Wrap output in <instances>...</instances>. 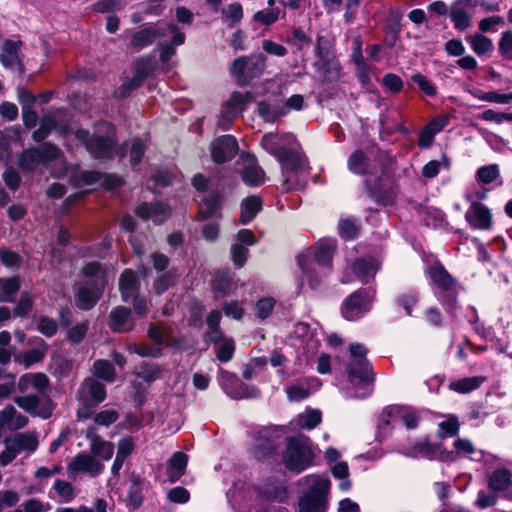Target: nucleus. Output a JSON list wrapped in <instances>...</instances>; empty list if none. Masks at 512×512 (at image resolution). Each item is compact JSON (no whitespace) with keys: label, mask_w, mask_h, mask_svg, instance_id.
<instances>
[{"label":"nucleus","mask_w":512,"mask_h":512,"mask_svg":"<svg viewBox=\"0 0 512 512\" xmlns=\"http://www.w3.org/2000/svg\"><path fill=\"white\" fill-rule=\"evenodd\" d=\"M261 146L280 163L284 189L301 188L308 174V167L295 136L291 133H267L261 139Z\"/></svg>","instance_id":"1"},{"label":"nucleus","mask_w":512,"mask_h":512,"mask_svg":"<svg viewBox=\"0 0 512 512\" xmlns=\"http://www.w3.org/2000/svg\"><path fill=\"white\" fill-rule=\"evenodd\" d=\"M335 249L336 241L334 239H321L298 256L301 287L304 282H307L312 289L320 285L331 271Z\"/></svg>","instance_id":"2"},{"label":"nucleus","mask_w":512,"mask_h":512,"mask_svg":"<svg viewBox=\"0 0 512 512\" xmlns=\"http://www.w3.org/2000/svg\"><path fill=\"white\" fill-rule=\"evenodd\" d=\"M367 349L361 344H352L350 346V361L347 367V374L353 392L348 396L355 398H365L372 392L371 368L366 360Z\"/></svg>","instance_id":"3"},{"label":"nucleus","mask_w":512,"mask_h":512,"mask_svg":"<svg viewBox=\"0 0 512 512\" xmlns=\"http://www.w3.org/2000/svg\"><path fill=\"white\" fill-rule=\"evenodd\" d=\"M85 281L78 286L76 303L81 309L92 308L106 284V273L98 263L92 262L82 270Z\"/></svg>","instance_id":"4"},{"label":"nucleus","mask_w":512,"mask_h":512,"mask_svg":"<svg viewBox=\"0 0 512 512\" xmlns=\"http://www.w3.org/2000/svg\"><path fill=\"white\" fill-rule=\"evenodd\" d=\"M302 481L307 486V491L300 499V512H325L331 485L327 475L311 474Z\"/></svg>","instance_id":"5"},{"label":"nucleus","mask_w":512,"mask_h":512,"mask_svg":"<svg viewBox=\"0 0 512 512\" xmlns=\"http://www.w3.org/2000/svg\"><path fill=\"white\" fill-rule=\"evenodd\" d=\"M51 174L54 177H60L65 172V162L61 151L50 143H45L40 149H29L22 153L19 159V166L22 170H33L39 165H49Z\"/></svg>","instance_id":"6"},{"label":"nucleus","mask_w":512,"mask_h":512,"mask_svg":"<svg viewBox=\"0 0 512 512\" xmlns=\"http://www.w3.org/2000/svg\"><path fill=\"white\" fill-rule=\"evenodd\" d=\"M418 425V417L412 408L404 406L387 407L380 415L377 438L384 440L391 430L400 426L413 429Z\"/></svg>","instance_id":"7"},{"label":"nucleus","mask_w":512,"mask_h":512,"mask_svg":"<svg viewBox=\"0 0 512 512\" xmlns=\"http://www.w3.org/2000/svg\"><path fill=\"white\" fill-rule=\"evenodd\" d=\"M313 460V452L308 437L298 435L287 440L283 462L287 469L300 473L308 468Z\"/></svg>","instance_id":"8"},{"label":"nucleus","mask_w":512,"mask_h":512,"mask_svg":"<svg viewBox=\"0 0 512 512\" xmlns=\"http://www.w3.org/2000/svg\"><path fill=\"white\" fill-rule=\"evenodd\" d=\"M106 398L105 386L94 378H87L81 384L77 399L82 404L78 409L79 418L87 419L92 414V409Z\"/></svg>","instance_id":"9"},{"label":"nucleus","mask_w":512,"mask_h":512,"mask_svg":"<svg viewBox=\"0 0 512 512\" xmlns=\"http://www.w3.org/2000/svg\"><path fill=\"white\" fill-rule=\"evenodd\" d=\"M100 129L107 132L105 136H89V132L79 129L75 132V137L85 144L87 150L95 158H106L112 155V146L114 143L112 127L108 123L100 124Z\"/></svg>","instance_id":"10"},{"label":"nucleus","mask_w":512,"mask_h":512,"mask_svg":"<svg viewBox=\"0 0 512 512\" xmlns=\"http://www.w3.org/2000/svg\"><path fill=\"white\" fill-rule=\"evenodd\" d=\"M459 458H468L474 461H486L484 452L477 449L473 442L467 438H457L453 443V450L451 451L444 449L441 461L454 462Z\"/></svg>","instance_id":"11"},{"label":"nucleus","mask_w":512,"mask_h":512,"mask_svg":"<svg viewBox=\"0 0 512 512\" xmlns=\"http://www.w3.org/2000/svg\"><path fill=\"white\" fill-rule=\"evenodd\" d=\"M221 385L225 393L235 400L256 398L259 390L255 386L241 382L235 375L221 371Z\"/></svg>","instance_id":"12"},{"label":"nucleus","mask_w":512,"mask_h":512,"mask_svg":"<svg viewBox=\"0 0 512 512\" xmlns=\"http://www.w3.org/2000/svg\"><path fill=\"white\" fill-rule=\"evenodd\" d=\"M372 294L368 291L353 293L344 303L343 317L349 321L357 320L370 309Z\"/></svg>","instance_id":"13"},{"label":"nucleus","mask_w":512,"mask_h":512,"mask_svg":"<svg viewBox=\"0 0 512 512\" xmlns=\"http://www.w3.org/2000/svg\"><path fill=\"white\" fill-rule=\"evenodd\" d=\"M426 272L429 275L434 288L437 290V293H448V302L449 305H452V302H454L455 299V280L438 261H435L430 267H428Z\"/></svg>","instance_id":"14"},{"label":"nucleus","mask_w":512,"mask_h":512,"mask_svg":"<svg viewBox=\"0 0 512 512\" xmlns=\"http://www.w3.org/2000/svg\"><path fill=\"white\" fill-rule=\"evenodd\" d=\"M476 7L474 0H456L449 8V15L457 30L464 31L471 26Z\"/></svg>","instance_id":"15"},{"label":"nucleus","mask_w":512,"mask_h":512,"mask_svg":"<svg viewBox=\"0 0 512 512\" xmlns=\"http://www.w3.org/2000/svg\"><path fill=\"white\" fill-rule=\"evenodd\" d=\"M489 489L501 497L512 501V472L505 467H498L488 476Z\"/></svg>","instance_id":"16"},{"label":"nucleus","mask_w":512,"mask_h":512,"mask_svg":"<svg viewBox=\"0 0 512 512\" xmlns=\"http://www.w3.org/2000/svg\"><path fill=\"white\" fill-rule=\"evenodd\" d=\"M211 157L216 163H224L231 160L238 152L236 138L231 135H223L211 143Z\"/></svg>","instance_id":"17"},{"label":"nucleus","mask_w":512,"mask_h":512,"mask_svg":"<svg viewBox=\"0 0 512 512\" xmlns=\"http://www.w3.org/2000/svg\"><path fill=\"white\" fill-rule=\"evenodd\" d=\"M104 466L92 455L87 453L78 454L68 465L70 476H76L81 473H87L95 476L102 472Z\"/></svg>","instance_id":"18"},{"label":"nucleus","mask_w":512,"mask_h":512,"mask_svg":"<svg viewBox=\"0 0 512 512\" xmlns=\"http://www.w3.org/2000/svg\"><path fill=\"white\" fill-rule=\"evenodd\" d=\"M399 451L411 458H425L428 460L441 461L444 449L441 445H433L427 441H419L410 447H402Z\"/></svg>","instance_id":"19"},{"label":"nucleus","mask_w":512,"mask_h":512,"mask_svg":"<svg viewBox=\"0 0 512 512\" xmlns=\"http://www.w3.org/2000/svg\"><path fill=\"white\" fill-rule=\"evenodd\" d=\"M466 220L474 229L489 230L492 226L490 210L480 203H473L466 212Z\"/></svg>","instance_id":"20"},{"label":"nucleus","mask_w":512,"mask_h":512,"mask_svg":"<svg viewBox=\"0 0 512 512\" xmlns=\"http://www.w3.org/2000/svg\"><path fill=\"white\" fill-rule=\"evenodd\" d=\"M170 38V43L159 41L160 59L167 62L175 54V46L182 45L185 42V34L175 24L166 25V37Z\"/></svg>","instance_id":"21"},{"label":"nucleus","mask_w":512,"mask_h":512,"mask_svg":"<svg viewBox=\"0 0 512 512\" xmlns=\"http://www.w3.org/2000/svg\"><path fill=\"white\" fill-rule=\"evenodd\" d=\"M170 212V208L160 202L143 203L136 209V213L139 217L145 220H151L156 224L165 221L169 217Z\"/></svg>","instance_id":"22"},{"label":"nucleus","mask_w":512,"mask_h":512,"mask_svg":"<svg viewBox=\"0 0 512 512\" xmlns=\"http://www.w3.org/2000/svg\"><path fill=\"white\" fill-rule=\"evenodd\" d=\"M20 46L21 42L6 40L0 50V62L6 69H20Z\"/></svg>","instance_id":"23"},{"label":"nucleus","mask_w":512,"mask_h":512,"mask_svg":"<svg viewBox=\"0 0 512 512\" xmlns=\"http://www.w3.org/2000/svg\"><path fill=\"white\" fill-rule=\"evenodd\" d=\"M162 37H166V25L161 28L147 26L133 35L131 44L134 48L140 50L152 44L157 39L160 41Z\"/></svg>","instance_id":"24"},{"label":"nucleus","mask_w":512,"mask_h":512,"mask_svg":"<svg viewBox=\"0 0 512 512\" xmlns=\"http://www.w3.org/2000/svg\"><path fill=\"white\" fill-rule=\"evenodd\" d=\"M379 268V261L372 257L360 258L353 263V273L355 277L365 283L374 278Z\"/></svg>","instance_id":"25"},{"label":"nucleus","mask_w":512,"mask_h":512,"mask_svg":"<svg viewBox=\"0 0 512 512\" xmlns=\"http://www.w3.org/2000/svg\"><path fill=\"white\" fill-rule=\"evenodd\" d=\"M109 326L115 332H127L132 330L134 322L130 316V310L125 307L113 309L109 317Z\"/></svg>","instance_id":"26"},{"label":"nucleus","mask_w":512,"mask_h":512,"mask_svg":"<svg viewBox=\"0 0 512 512\" xmlns=\"http://www.w3.org/2000/svg\"><path fill=\"white\" fill-rule=\"evenodd\" d=\"M27 422V417L18 413L12 405H8L0 411V427L2 428L18 430L23 428Z\"/></svg>","instance_id":"27"},{"label":"nucleus","mask_w":512,"mask_h":512,"mask_svg":"<svg viewBox=\"0 0 512 512\" xmlns=\"http://www.w3.org/2000/svg\"><path fill=\"white\" fill-rule=\"evenodd\" d=\"M49 384L47 376L43 373H27L20 377L18 388L20 392H27L34 388L38 392H43Z\"/></svg>","instance_id":"28"},{"label":"nucleus","mask_w":512,"mask_h":512,"mask_svg":"<svg viewBox=\"0 0 512 512\" xmlns=\"http://www.w3.org/2000/svg\"><path fill=\"white\" fill-rule=\"evenodd\" d=\"M188 458L183 452H175L167 462V476L170 482L178 481L184 475Z\"/></svg>","instance_id":"29"},{"label":"nucleus","mask_w":512,"mask_h":512,"mask_svg":"<svg viewBox=\"0 0 512 512\" xmlns=\"http://www.w3.org/2000/svg\"><path fill=\"white\" fill-rule=\"evenodd\" d=\"M321 422V412L317 409H306L303 413L298 414L290 425L294 429L312 430Z\"/></svg>","instance_id":"30"},{"label":"nucleus","mask_w":512,"mask_h":512,"mask_svg":"<svg viewBox=\"0 0 512 512\" xmlns=\"http://www.w3.org/2000/svg\"><path fill=\"white\" fill-rule=\"evenodd\" d=\"M246 166L242 172V180L246 185L259 186L265 182V173L254 158L246 159Z\"/></svg>","instance_id":"31"},{"label":"nucleus","mask_w":512,"mask_h":512,"mask_svg":"<svg viewBox=\"0 0 512 512\" xmlns=\"http://www.w3.org/2000/svg\"><path fill=\"white\" fill-rule=\"evenodd\" d=\"M262 208V201L257 196H249L241 203L240 222L245 225L251 222Z\"/></svg>","instance_id":"32"},{"label":"nucleus","mask_w":512,"mask_h":512,"mask_svg":"<svg viewBox=\"0 0 512 512\" xmlns=\"http://www.w3.org/2000/svg\"><path fill=\"white\" fill-rule=\"evenodd\" d=\"M64 114L65 111L59 109L49 115L44 116L40 122V127L33 133L34 140H43L53 128H57L56 121L57 119L64 116Z\"/></svg>","instance_id":"33"},{"label":"nucleus","mask_w":512,"mask_h":512,"mask_svg":"<svg viewBox=\"0 0 512 512\" xmlns=\"http://www.w3.org/2000/svg\"><path fill=\"white\" fill-rule=\"evenodd\" d=\"M485 380L486 378L483 376L466 377L450 382L449 389L457 393L465 394L480 387Z\"/></svg>","instance_id":"34"},{"label":"nucleus","mask_w":512,"mask_h":512,"mask_svg":"<svg viewBox=\"0 0 512 512\" xmlns=\"http://www.w3.org/2000/svg\"><path fill=\"white\" fill-rule=\"evenodd\" d=\"M120 292L124 301H129L135 296L138 289V284L135 274L131 270H125L120 277L119 281Z\"/></svg>","instance_id":"35"},{"label":"nucleus","mask_w":512,"mask_h":512,"mask_svg":"<svg viewBox=\"0 0 512 512\" xmlns=\"http://www.w3.org/2000/svg\"><path fill=\"white\" fill-rule=\"evenodd\" d=\"M466 41L469 43L471 49L478 56H482L493 50V42L490 38L480 33H474L466 36Z\"/></svg>","instance_id":"36"},{"label":"nucleus","mask_w":512,"mask_h":512,"mask_svg":"<svg viewBox=\"0 0 512 512\" xmlns=\"http://www.w3.org/2000/svg\"><path fill=\"white\" fill-rule=\"evenodd\" d=\"M90 450L94 456L108 461L114 453V445L98 436H93L90 442Z\"/></svg>","instance_id":"37"},{"label":"nucleus","mask_w":512,"mask_h":512,"mask_svg":"<svg viewBox=\"0 0 512 512\" xmlns=\"http://www.w3.org/2000/svg\"><path fill=\"white\" fill-rule=\"evenodd\" d=\"M258 113L266 122H274L277 118L285 116L286 110L278 103L263 101L258 105Z\"/></svg>","instance_id":"38"},{"label":"nucleus","mask_w":512,"mask_h":512,"mask_svg":"<svg viewBox=\"0 0 512 512\" xmlns=\"http://www.w3.org/2000/svg\"><path fill=\"white\" fill-rule=\"evenodd\" d=\"M41 344L34 349L28 350L25 353L18 355L15 359L19 363L23 364L25 368H29L31 365L41 361L46 354L47 346L40 340Z\"/></svg>","instance_id":"39"},{"label":"nucleus","mask_w":512,"mask_h":512,"mask_svg":"<svg viewBox=\"0 0 512 512\" xmlns=\"http://www.w3.org/2000/svg\"><path fill=\"white\" fill-rule=\"evenodd\" d=\"M215 344V353L217 359L221 362L229 361L234 353V342L230 338H226L221 334L218 341H212Z\"/></svg>","instance_id":"40"},{"label":"nucleus","mask_w":512,"mask_h":512,"mask_svg":"<svg viewBox=\"0 0 512 512\" xmlns=\"http://www.w3.org/2000/svg\"><path fill=\"white\" fill-rule=\"evenodd\" d=\"M11 439L18 448L19 452L23 450H26L28 452H34L38 446L37 437L32 432L18 433L14 435Z\"/></svg>","instance_id":"41"},{"label":"nucleus","mask_w":512,"mask_h":512,"mask_svg":"<svg viewBox=\"0 0 512 512\" xmlns=\"http://www.w3.org/2000/svg\"><path fill=\"white\" fill-rule=\"evenodd\" d=\"M219 208V196L217 194H210L201 201L199 205V214L203 219L213 217L217 214Z\"/></svg>","instance_id":"42"},{"label":"nucleus","mask_w":512,"mask_h":512,"mask_svg":"<svg viewBox=\"0 0 512 512\" xmlns=\"http://www.w3.org/2000/svg\"><path fill=\"white\" fill-rule=\"evenodd\" d=\"M499 178L500 169L497 164L481 166L476 172V180L483 185L493 183Z\"/></svg>","instance_id":"43"},{"label":"nucleus","mask_w":512,"mask_h":512,"mask_svg":"<svg viewBox=\"0 0 512 512\" xmlns=\"http://www.w3.org/2000/svg\"><path fill=\"white\" fill-rule=\"evenodd\" d=\"M222 20L228 27H233L243 17V9L240 3H232L222 9Z\"/></svg>","instance_id":"44"},{"label":"nucleus","mask_w":512,"mask_h":512,"mask_svg":"<svg viewBox=\"0 0 512 512\" xmlns=\"http://www.w3.org/2000/svg\"><path fill=\"white\" fill-rule=\"evenodd\" d=\"M18 289V278L0 279V302L12 301Z\"/></svg>","instance_id":"45"},{"label":"nucleus","mask_w":512,"mask_h":512,"mask_svg":"<svg viewBox=\"0 0 512 512\" xmlns=\"http://www.w3.org/2000/svg\"><path fill=\"white\" fill-rule=\"evenodd\" d=\"M369 164L362 151H355L348 159V169L355 174H365Z\"/></svg>","instance_id":"46"},{"label":"nucleus","mask_w":512,"mask_h":512,"mask_svg":"<svg viewBox=\"0 0 512 512\" xmlns=\"http://www.w3.org/2000/svg\"><path fill=\"white\" fill-rule=\"evenodd\" d=\"M222 318L219 310H212L206 318V323L210 332L208 333L209 341H218L222 332L219 330L220 320Z\"/></svg>","instance_id":"47"},{"label":"nucleus","mask_w":512,"mask_h":512,"mask_svg":"<svg viewBox=\"0 0 512 512\" xmlns=\"http://www.w3.org/2000/svg\"><path fill=\"white\" fill-rule=\"evenodd\" d=\"M95 376L107 381L113 382L115 380V371L113 365L107 360H97L94 365Z\"/></svg>","instance_id":"48"},{"label":"nucleus","mask_w":512,"mask_h":512,"mask_svg":"<svg viewBox=\"0 0 512 512\" xmlns=\"http://www.w3.org/2000/svg\"><path fill=\"white\" fill-rule=\"evenodd\" d=\"M292 337L294 339H301L303 341L307 340V344L311 349H314L317 346V342L314 340L316 338L311 332L309 325L306 323H297L294 326Z\"/></svg>","instance_id":"49"},{"label":"nucleus","mask_w":512,"mask_h":512,"mask_svg":"<svg viewBox=\"0 0 512 512\" xmlns=\"http://www.w3.org/2000/svg\"><path fill=\"white\" fill-rule=\"evenodd\" d=\"M475 97L479 100L491 102V103H498V104H508L512 102V92L511 93H499L496 91H489V92H477L475 94Z\"/></svg>","instance_id":"50"},{"label":"nucleus","mask_w":512,"mask_h":512,"mask_svg":"<svg viewBox=\"0 0 512 512\" xmlns=\"http://www.w3.org/2000/svg\"><path fill=\"white\" fill-rule=\"evenodd\" d=\"M251 100L250 93L233 92L225 104L240 114Z\"/></svg>","instance_id":"51"},{"label":"nucleus","mask_w":512,"mask_h":512,"mask_svg":"<svg viewBox=\"0 0 512 512\" xmlns=\"http://www.w3.org/2000/svg\"><path fill=\"white\" fill-rule=\"evenodd\" d=\"M280 15V10L276 7H268L265 10L257 11L253 19L263 25L269 26L275 23Z\"/></svg>","instance_id":"52"},{"label":"nucleus","mask_w":512,"mask_h":512,"mask_svg":"<svg viewBox=\"0 0 512 512\" xmlns=\"http://www.w3.org/2000/svg\"><path fill=\"white\" fill-rule=\"evenodd\" d=\"M53 489L63 502H70L74 499V488L71 483L64 480H56Z\"/></svg>","instance_id":"53"},{"label":"nucleus","mask_w":512,"mask_h":512,"mask_svg":"<svg viewBox=\"0 0 512 512\" xmlns=\"http://www.w3.org/2000/svg\"><path fill=\"white\" fill-rule=\"evenodd\" d=\"M449 165V159L446 156L442 157V161L431 160L422 168V175L425 178H434L438 175L441 166L448 168Z\"/></svg>","instance_id":"54"},{"label":"nucleus","mask_w":512,"mask_h":512,"mask_svg":"<svg viewBox=\"0 0 512 512\" xmlns=\"http://www.w3.org/2000/svg\"><path fill=\"white\" fill-rule=\"evenodd\" d=\"M275 303L276 301L273 297H264L258 300L255 305L256 316L259 319H266L268 316L271 315Z\"/></svg>","instance_id":"55"},{"label":"nucleus","mask_w":512,"mask_h":512,"mask_svg":"<svg viewBox=\"0 0 512 512\" xmlns=\"http://www.w3.org/2000/svg\"><path fill=\"white\" fill-rule=\"evenodd\" d=\"M459 430V421L455 416H450L447 420L439 424V436L442 438L451 437L457 434Z\"/></svg>","instance_id":"56"},{"label":"nucleus","mask_w":512,"mask_h":512,"mask_svg":"<svg viewBox=\"0 0 512 512\" xmlns=\"http://www.w3.org/2000/svg\"><path fill=\"white\" fill-rule=\"evenodd\" d=\"M247 77L253 78L262 73L265 68L266 59L262 54L248 57Z\"/></svg>","instance_id":"57"},{"label":"nucleus","mask_w":512,"mask_h":512,"mask_svg":"<svg viewBox=\"0 0 512 512\" xmlns=\"http://www.w3.org/2000/svg\"><path fill=\"white\" fill-rule=\"evenodd\" d=\"M146 145L140 138H135L131 142L129 149L130 162L132 166L137 165L145 152Z\"/></svg>","instance_id":"58"},{"label":"nucleus","mask_w":512,"mask_h":512,"mask_svg":"<svg viewBox=\"0 0 512 512\" xmlns=\"http://www.w3.org/2000/svg\"><path fill=\"white\" fill-rule=\"evenodd\" d=\"M238 112L228 107L225 103L222 105L218 118V126L222 130H228L232 121L238 116Z\"/></svg>","instance_id":"59"},{"label":"nucleus","mask_w":512,"mask_h":512,"mask_svg":"<svg viewBox=\"0 0 512 512\" xmlns=\"http://www.w3.org/2000/svg\"><path fill=\"white\" fill-rule=\"evenodd\" d=\"M102 178V175L95 171H82L79 175H75L73 177V183L76 186L81 185H92L99 182Z\"/></svg>","instance_id":"60"},{"label":"nucleus","mask_w":512,"mask_h":512,"mask_svg":"<svg viewBox=\"0 0 512 512\" xmlns=\"http://www.w3.org/2000/svg\"><path fill=\"white\" fill-rule=\"evenodd\" d=\"M56 512H107V502L104 499H97L93 505V508L82 505L78 508H59L56 510Z\"/></svg>","instance_id":"61"},{"label":"nucleus","mask_w":512,"mask_h":512,"mask_svg":"<svg viewBox=\"0 0 512 512\" xmlns=\"http://www.w3.org/2000/svg\"><path fill=\"white\" fill-rule=\"evenodd\" d=\"M19 450L11 438L5 440V450L0 454V465L6 466L19 454Z\"/></svg>","instance_id":"62"},{"label":"nucleus","mask_w":512,"mask_h":512,"mask_svg":"<svg viewBox=\"0 0 512 512\" xmlns=\"http://www.w3.org/2000/svg\"><path fill=\"white\" fill-rule=\"evenodd\" d=\"M137 377L150 384L160 377V369L153 364H145L136 372Z\"/></svg>","instance_id":"63"},{"label":"nucleus","mask_w":512,"mask_h":512,"mask_svg":"<svg viewBox=\"0 0 512 512\" xmlns=\"http://www.w3.org/2000/svg\"><path fill=\"white\" fill-rule=\"evenodd\" d=\"M499 52L509 60H512V32L506 31L499 41Z\"/></svg>","instance_id":"64"}]
</instances>
